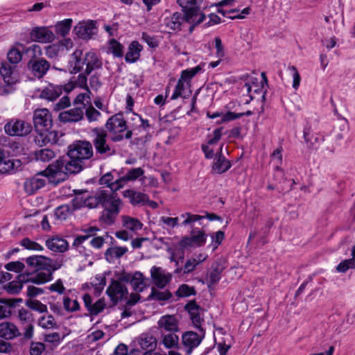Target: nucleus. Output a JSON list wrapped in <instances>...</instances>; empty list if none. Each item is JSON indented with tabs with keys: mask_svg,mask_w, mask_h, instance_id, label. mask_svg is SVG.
<instances>
[{
	"mask_svg": "<svg viewBox=\"0 0 355 355\" xmlns=\"http://www.w3.org/2000/svg\"><path fill=\"white\" fill-rule=\"evenodd\" d=\"M116 182L118 178L114 180L113 173L107 172L99 179V184L106 185L110 190L100 188L92 194L87 190H73L75 197L71 200L73 209H95L101 206L103 211L101 212L100 220L107 225L113 224L123 205L122 201L115 193L119 189H114Z\"/></svg>",
	"mask_w": 355,
	"mask_h": 355,
	"instance_id": "obj_1",
	"label": "nucleus"
},
{
	"mask_svg": "<svg viewBox=\"0 0 355 355\" xmlns=\"http://www.w3.org/2000/svg\"><path fill=\"white\" fill-rule=\"evenodd\" d=\"M94 155L92 144L88 141H76L69 145L67 156H62L49 164L41 173L45 176L64 181L68 174L80 172L85 166V162Z\"/></svg>",
	"mask_w": 355,
	"mask_h": 355,
	"instance_id": "obj_2",
	"label": "nucleus"
},
{
	"mask_svg": "<svg viewBox=\"0 0 355 355\" xmlns=\"http://www.w3.org/2000/svg\"><path fill=\"white\" fill-rule=\"evenodd\" d=\"M28 267L33 269L37 278L36 284H43L53 279V273L61 267L59 263L53 262L47 257L32 255L24 259Z\"/></svg>",
	"mask_w": 355,
	"mask_h": 355,
	"instance_id": "obj_3",
	"label": "nucleus"
},
{
	"mask_svg": "<svg viewBox=\"0 0 355 355\" xmlns=\"http://www.w3.org/2000/svg\"><path fill=\"white\" fill-rule=\"evenodd\" d=\"M105 128L111 134V140L113 142H120L124 139H130L133 135V131L128 129L126 121L123 113H117L110 117Z\"/></svg>",
	"mask_w": 355,
	"mask_h": 355,
	"instance_id": "obj_4",
	"label": "nucleus"
},
{
	"mask_svg": "<svg viewBox=\"0 0 355 355\" xmlns=\"http://www.w3.org/2000/svg\"><path fill=\"white\" fill-rule=\"evenodd\" d=\"M91 133L96 154L107 157L116 153L114 146L107 142L108 135L105 130L103 128H94Z\"/></svg>",
	"mask_w": 355,
	"mask_h": 355,
	"instance_id": "obj_5",
	"label": "nucleus"
},
{
	"mask_svg": "<svg viewBox=\"0 0 355 355\" xmlns=\"http://www.w3.org/2000/svg\"><path fill=\"white\" fill-rule=\"evenodd\" d=\"M205 331L196 333L193 331H187L182 334L181 345L182 349L187 355H191L194 349L197 348L205 338Z\"/></svg>",
	"mask_w": 355,
	"mask_h": 355,
	"instance_id": "obj_6",
	"label": "nucleus"
},
{
	"mask_svg": "<svg viewBox=\"0 0 355 355\" xmlns=\"http://www.w3.org/2000/svg\"><path fill=\"white\" fill-rule=\"evenodd\" d=\"M207 236V234L203 230L199 228H193L191 231V236L182 237L178 243V245L182 249L202 247L206 243Z\"/></svg>",
	"mask_w": 355,
	"mask_h": 355,
	"instance_id": "obj_7",
	"label": "nucleus"
},
{
	"mask_svg": "<svg viewBox=\"0 0 355 355\" xmlns=\"http://www.w3.org/2000/svg\"><path fill=\"white\" fill-rule=\"evenodd\" d=\"M4 130L10 136L24 137L31 132L32 126L23 120L13 119L5 124Z\"/></svg>",
	"mask_w": 355,
	"mask_h": 355,
	"instance_id": "obj_8",
	"label": "nucleus"
},
{
	"mask_svg": "<svg viewBox=\"0 0 355 355\" xmlns=\"http://www.w3.org/2000/svg\"><path fill=\"white\" fill-rule=\"evenodd\" d=\"M36 280L37 278L33 270L32 272L24 271V272L17 276V281L8 283L4 288L9 294L15 295L21 291L24 284L33 283L36 284Z\"/></svg>",
	"mask_w": 355,
	"mask_h": 355,
	"instance_id": "obj_9",
	"label": "nucleus"
},
{
	"mask_svg": "<svg viewBox=\"0 0 355 355\" xmlns=\"http://www.w3.org/2000/svg\"><path fill=\"white\" fill-rule=\"evenodd\" d=\"M52 122L51 114L49 110L42 108L34 112L33 123L35 131L51 130Z\"/></svg>",
	"mask_w": 355,
	"mask_h": 355,
	"instance_id": "obj_10",
	"label": "nucleus"
},
{
	"mask_svg": "<svg viewBox=\"0 0 355 355\" xmlns=\"http://www.w3.org/2000/svg\"><path fill=\"white\" fill-rule=\"evenodd\" d=\"M96 31V22L94 20L80 21L73 28V33L76 35L84 40L92 39Z\"/></svg>",
	"mask_w": 355,
	"mask_h": 355,
	"instance_id": "obj_11",
	"label": "nucleus"
},
{
	"mask_svg": "<svg viewBox=\"0 0 355 355\" xmlns=\"http://www.w3.org/2000/svg\"><path fill=\"white\" fill-rule=\"evenodd\" d=\"M137 180H144V170L141 167L127 169L125 173L118 178V182L115 183L114 189H120L129 182H133Z\"/></svg>",
	"mask_w": 355,
	"mask_h": 355,
	"instance_id": "obj_12",
	"label": "nucleus"
},
{
	"mask_svg": "<svg viewBox=\"0 0 355 355\" xmlns=\"http://www.w3.org/2000/svg\"><path fill=\"white\" fill-rule=\"evenodd\" d=\"M18 318L24 332L25 339H31L33 336V314L25 309H21L18 312Z\"/></svg>",
	"mask_w": 355,
	"mask_h": 355,
	"instance_id": "obj_13",
	"label": "nucleus"
},
{
	"mask_svg": "<svg viewBox=\"0 0 355 355\" xmlns=\"http://www.w3.org/2000/svg\"><path fill=\"white\" fill-rule=\"evenodd\" d=\"M106 293L110 297L111 301L116 304L127 296L128 291L126 286L121 282L117 280H112L106 290Z\"/></svg>",
	"mask_w": 355,
	"mask_h": 355,
	"instance_id": "obj_14",
	"label": "nucleus"
},
{
	"mask_svg": "<svg viewBox=\"0 0 355 355\" xmlns=\"http://www.w3.org/2000/svg\"><path fill=\"white\" fill-rule=\"evenodd\" d=\"M177 3L182 8V14L186 17V21H192L193 17L204 15L201 12L196 0H177Z\"/></svg>",
	"mask_w": 355,
	"mask_h": 355,
	"instance_id": "obj_15",
	"label": "nucleus"
},
{
	"mask_svg": "<svg viewBox=\"0 0 355 355\" xmlns=\"http://www.w3.org/2000/svg\"><path fill=\"white\" fill-rule=\"evenodd\" d=\"M27 68L35 78H42L51 68V64L44 58L38 60L28 61Z\"/></svg>",
	"mask_w": 355,
	"mask_h": 355,
	"instance_id": "obj_16",
	"label": "nucleus"
},
{
	"mask_svg": "<svg viewBox=\"0 0 355 355\" xmlns=\"http://www.w3.org/2000/svg\"><path fill=\"white\" fill-rule=\"evenodd\" d=\"M100 230L98 227L95 226H91L87 228L81 230V232L84 233L83 235L77 236L73 243V246L81 254L85 255L88 254L85 247L83 245V243L89 239V238L94 236L97 232Z\"/></svg>",
	"mask_w": 355,
	"mask_h": 355,
	"instance_id": "obj_17",
	"label": "nucleus"
},
{
	"mask_svg": "<svg viewBox=\"0 0 355 355\" xmlns=\"http://www.w3.org/2000/svg\"><path fill=\"white\" fill-rule=\"evenodd\" d=\"M157 334L171 331H178V321L173 315L162 316L157 322Z\"/></svg>",
	"mask_w": 355,
	"mask_h": 355,
	"instance_id": "obj_18",
	"label": "nucleus"
},
{
	"mask_svg": "<svg viewBox=\"0 0 355 355\" xmlns=\"http://www.w3.org/2000/svg\"><path fill=\"white\" fill-rule=\"evenodd\" d=\"M30 37L34 42L49 43L54 40L55 35L48 27L37 26L31 30Z\"/></svg>",
	"mask_w": 355,
	"mask_h": 355,
	"instance_id": "obj_19",
	"label": "nucleus"
},
{
	"mask_svg": "<svg viewBox=\"0 0 355 355\" xmlns=\"http://www.w3.org/2000/svg\"><path fill=\"white\" fill-rule=\"evenodd\" d=\"M85 64L86 74H90L93 71L103 67V59L100 54L94 51L87 52L83 58Z\"/></svg>",
	"mask_w": 355,
	"mask_h": 355,
	"instance_id": "obj_20",
	"label": "nucleus"
},
{
	"mask_svg": "<svg viewBox=\"0 0 355 355\" xmlns=\"http://www.w3.org/2000/svg\"><path fill=\"white\" fill-rule=\"evenodd\" d=\"M33 141L38 146H44L48 144H56L58 141V132L55 130H45L36 131Z\"/></svg>",
	"mask_w": 355,
	"mask_h": 355,
	"instance_id": "obj_21",
	"label": "nucleus"
},
{
	"mask_svg": "<svg viewBox=\"0 0 355 355\" xmlns=\"http://www.w3.org/2000/svg\"><path fill=\"white\" fill-rule=\"evenodd\" d=\"M223 144L220 147V150L216 154L211 171L216 174H223L227 171L232 166L230 161L227 159L222 153Z\"/></svg>",
	"mask_w": 355,
	"mask_h": 355,
	"instance_id": "obj_22",
	"label": "nucleus"
},
{
	"mask_svg": "<svg viewBox=\"0 0 355 355\" xmlns=\"http://www.w3.org/2000/svg\"><path fill=\"white\" fill-rule=\"evenodd\" d=\"M85 109V105L83 104L81 107H74L67 111H63L60 113L59 119L64 123L78 122L83 119Z\"/></svg>",
	"mask_w": 355,
	"mask_h": 355,
	"instance_id": "obj_23",
	"label": "nucleus"
},
{
	"mask_svg": "<svg viewBox=\"0 0 355 355\" xmlns=\"http://www.w3.org/2000/svg\"><path fill=\"white\" fill-rule=\"evenodd\" d=\"M185 309L188 311L193 326L199 331H205L202 327V322L204 321L200 315V306L195 301H190L185 306Z\"/></svg>",
	"mask_w": 355,
	"mask_h": 355,
	"instance_id": "obj_24",
	"label": "nucleus"
},
{
	"mask_svg": "<svg viewBox=\"0 0 355 355\" xmlns=\"http://www.w3.org/2000/svg\"><path fill=\"white\" fill-rule=\"evenodd\" d=\"M186 21V17L182 12H175L171 16L164 19L163 25L169 31L178 32L181 26Z\"/></svg>",
	"mask_w": 355,
	"mask_h": 355,
	"instance_id": "obj_25",
	"label": "nucleus"
},
{
	"mask_svg": "<svg viewBox=\"0 0 355 355\" xmlns=\"http://www.w3.org/2000/svg\"><path fill=\"white\" fill-rule=\"evenodd\" d=\"M303 138L307 147L312 150L317 149L318 147V144L324 140V137L319 139L316 135H314L312 126L309 122H306L304 127Z\"/></svg>",
	"mask_w": 355,
	"mask_h": 355,
	"instance_id": "obj_26",
	"label": "nucleus"
},
{
	"mask_svg": "<svg viewBox=\"0 0 355 355\" xmlns=\"http://www.w3.org/2000/svg\"><path fill=\"white\" fill-rule=\"evenodd\" d=\"M64 91V85L49 83L40 92V97L48 101H53L57 99Z\"/></svg>",
	"mask_w": 355,
	"mask_h": 355,
	"instance_id": "obj_27",
	"label": "nucleus"
},
{
	"mask_svg": "<svg viewBox=\"0 0 355 355\" xmlns=\"http://www.w3.org/2000/svg\"><path fill=\"white\" fill-rule=\"evenodd\" d=\"M21 336L18 327L11 322L0 323V337L5 340H12Z\"/></svg>",
	"mask_w": 355,
	"mask_h": 355,
	"instance_id": "obj_28",
	"label": "nucleus"
},
{
	"mask_svg": "<svg viewBox=\"0 0 355 355\" xmlns=\"http://www.w3.org/2000/svg\"><path fill=\"white\" fill-rule=\"evenodd\" d=\"M125 198L129 199L130 202L133 206H144L147 204L148 201V196L147 194L141 192H137L132 189H127L123 192Z\"/></svg>",
	"mask_w": 355,
	"mask_h": 355,
	"instance_id": "obj_29",
	"label": "nucleus"
},
{
	"mask_svg": "<svg viewBox=\"0 0 355 355\" xmlns=\"http://www.w3.org/2000/svg\"><path fill=\"white\" fill-rule=\"evenodd\" d=\"M89 75V74H86V71L85 70L83 73H81L78 76L77 78L74 81L71 80L67 84L64 85V92L66 93H69L76 87H78L90 94L89 88L87 85V76Z\"/></svg>",
	"mask_w": 355,
	"mask_h": 355,
	"instance_id": "obj_30",
	"label": "nucleus"
},
{
	"mask_svg": "<svg viewBox=\"0 0 355 355\" xmlns=\"http://www.w3.org/2000/svg\"><path fill=\"white\" fill-rule=\"evenodd\" d=\"M223 129L222 127L215 129L213 132L214 137L209 139L207 144L201 145V149L206 159H210L214 158V156L216 157L214 150L210 148L209 145H214L221 139Z\"/></svg>",
	"mask_w": 355,
	"mask_h": 355,
	"instance_id": "obj_31",
	"label": "nucleus"
},
{
	"mask_svg": "<svg viewBox=\"0 0 355 355\" xmlns=\"http://www.w3.org/2000/svg\"><path fill=\"white\" fill-rule=\"evenodd\" d=\"M177 331H171L157 334L161 340L160 343L166 349H179V337L176 335Z\"/></svg>",
	"mask_w": 355,
	"mask_h": 355,
	"instance_id": "obj_32",
	"label": "nucleus"
},
{
	"mask_svg": "<svg viewBox=\"0 0 355 355\" xmlns=\"http://www.w3.org/2000/svg\"><path fill=\"white\" fill-rule=\"evenodd\" d=\"M46 184V180L44 178L38 177H33L27 179L24 184L26 193L29 195L33 194L35 192L44 187Z\"/></svg>",
	"mask_w": 355,
	"mask_h": 355,
	"instance_id": "obj_33",
	"label": "nucleus"
},
{
	"mask_svg": "<svg viewBox=\"0 0 355 355\" xmlns=\"http://www.w3.org/2000/svg\"><path fill=\"white\" fill-rule=\"evenodd\" d=\"M17 45L21 48L23 53L29 58L28 61L38 60L39 59L42 58V50L40 46L37 44H33L26 48L24 44L19 42H17Z\"/></svg>",
	"mask_w": 355,
	"mask_h": 355,
	"instance_id": "obj_34",
	"label": "nucleus"
},
{
	"mask_svg": "<svg viewBox=\"0 0 355 355\" xmlns=\"http://www.w3.org/2000/svg\"><path fill=\"white\" fill-rule=\"evenodd\" d=\"M143 47L137 41H133L128 46V51L125 56V60L128 63L137 62Z\"/></svg>",
	"mask_w": 355,
	"mask_h": 355,
	"instance_id": "obj_35",
	"label": "nucleus"
},
{
	"mask_svg": "<svg viewBox=\"0 0 355 355\" xmlns=\"http://www.w3.org/2000/svg\"><path fill=\"white\" fill-rule=\"evenodd\" d=\"M46 247L51 251L64 252L68 249L67 241L59 237H53L46 241Z\"/></svg>",
	"mask_w": 355,
	"mask_h": 355,
	"instance_id": "obj_36",
	"label": "nucleus"
},
{
	"mask_svg": "<svg viewBox=\"0 0 355 355\" xmlns=\"http://www.w3.org/2000/svg\"><path fill=\"white\" fill-rule=\"evenodd\" d=\"M150 272L155 284L159 288H164L170 282L171 279L162 272L160 268L153 266Z\"/></svg>",
	"mask_w": 355,
	"mask_h": 355,
	"instance_id": "obj_37",
	"label": "nucleus"
},
{
	"mask_svg": "<svg viewBox=\"0 0 355 355\" xmlns=\"http://www.w3.org/2000/svg\"><path fill=\"white\" fill-rule=\"evenodd\" d=\"M17 300L0 298V320L11 316V308L15 307Z\"/></svg>",
	"mask_w": 355,
	"mask_h": 355,
	"instance_id": "obj_38",
	"label": "nucleus"
},
{
	"mask_svg": "<svg viewBox=\"0 0 355 355\" xmlns=\"http://www.w3.org/2000/svg\"><path fill=\"white\" fill-rule=\"evenodd\" d=\"M128 252L126 247H111L107 249L105 252V259L112 263L115 259H119L123 256Z\"/></svg>",
	"mask_w": 355,
	"mask_h": 355,
	"instance_id": "obj_39",
	"label": "nucleus"
},
{
	"mask_svg": "<svg viewBox=\"0 0 355 355\" xmlns=\"http://www.w3.org/2000/svg\"><path fill=\"white\" fill-rule=\"evenodd\" d=\"M82 54V51L76 50L71 55L69 63H74V66L69 69L71 73H76L83 70V66L85 65V64L83 63V59L80 58Z\"/></svg>",
	"mask_w": 355,
	"mask_h": 355,
	"instance_id": "obj_40",
	"label": "nucleus"
},
{
	"mask_svg": "<svg viewBox=\"0 0 355 355\" xmlns=\"http://www.w3.org/2000/svg\"><path fill=\"white\" fill-rule=\"evenodd\" d=\"M196 261V259H192L191 257L190 259H188L184 263V266L177 267L174 270L173 273L179 277L191 273V272L195 270L198 266Z\"/></svg>",
	"mask_w": 355,
	"mask_h": 355,
	"instance_id": "obj_41",
	"label": "nucleus"
},
{
	"mask_svg": "<svg viewBox=\"0 0 355 355\" xmlns=\"http://www.w3.org/2000/svg\"><path fill=\"white\" fill-rule=\"evenodd\" d=\"M139 344L141 348L146 352L153 351L157 346L156 338L149 334H142L140 337Z\"/></svg>",
	"mask_w": 355,
	"mask_h": 355,
	"instance_id": "obj_42",
	"label": "nucleus"
},
{
	"mask_svg": "<svg viewBox=\"0 0 355 355\" xmlns=\"http://www.w3.org/2000/svg\"><path fill=\"white\" fill-rule=\"evenodd\" d=\"M172 297V294L168 290L160 291L155 287L151 288V293L148 296V300L167 301Z\"/></svg>",
	"mask_w": 355,
	"mask_h": 355,
	"instance_id": "obj_43",
	"label": "nucleus"
},
{
	"mask_svg": "<svg viewBox=\"0 0 355 355\" xmlns=\"http://www.w3.org/2000/svg\"><path fill=\"white\" fill-rule=\"evenodd\" d=\"M21 162L19 159H10L4 158L0 162V173H9L14 171L15 168L20 166Z\"/></svg>",
	"mask_w": 355,
	"mask_h": 355,
	"instance_id": "obj_44",
	"label": "nucleus"
},
{
	"mask_svg": "<svg viewBox=\"0 0 355 355\" xmlns=\"http://www.w3.org/2000/svg\"><path fill=\"white\" fill-rule=\"evenodd\" d=\"M22 53L23 51L21 50V48L19 47L16 44L8 51L7 53L8 62L13 65H16L21 62L22 59Z\"/></svg>",
	"mask_w": 355,
	"mask_h": 355,
	"instance_id": "obj_45",
	"label": "nucleus"
},
{
	"mask_svg": "<svg viewBox=\"0 0 355 355\" xmlns=\"http://www.w3.org/2000/svg\"><path fill=\"white\" fill-rule=\"evenodd\" d=\"M15 68V65L8 63L6 62H2L0 66V73L3 78L4 81L8 84L12 83L11 76L13 73V70Z\"/></svg>",
	"mask_w": 355,
	"mask_h": 355,
	"instance_id": "obj_46",
	"label": "nucleus"
},
{
	"mask_svg": "<svg viewBox=\"0 0 355 355\" xmlns=\"http://www.w3.org/2000/svg\"><path fill=\"white\" fill-rule=\"evenodd\" d=\"M184 80L180 78L176 84L175 90L173 92V94H172L171 98V100H175L179 97H182L184 98H187L189 96V94L191 93V91L189 90L188 92H186V84Z\"/></svg>",
	"mask_w": 355,
	"mask_h": 355,
	"instance_id": "obj_47",
	"label": "nucleus"
},
{
	"mask_svg": "<svg viewBox=\"0 0 355 355\" xmlns=\"http://www.w3.org/2000/svg\"><path fill=\"white\" fill-rule=\"evenodd\" d=\"M71 19H65L62 21L57 22L55 26V31L56 34L60 35L62 37H65L69 33L71 28L72 24Z\"/></svg>",
	"mask_w": 355,
	"mask_h": 355,
	"instance_id": "obj_48",
	"label": "nucleus"
},
{
	"mask_svg": "<svg viewBox=\"0 0 355 355\" xmlns=\"http://www.w3.org/2000/svg\"><path fill=\"white\" fill-rule=\"evenodd\" d=\"M55 152L50 148H44L35 152V157L36 160L43 162H47L54 158Z\"/></svg>",
	"mask_w": 355,
	"mask_h": 355,
	"instance_id": "obj_49",
	"label": "nucleus"
},
{
	"mask_svg": "<svg viewBox=\"0 0 355 355\" xmlns=\"http://www.w3.org/2000/svg\"><path fill=\"white\" fill-rule=\"evenodd\" d=\"M122 222L123 227L132 231H137L142 227V223L138 219L130 216H122Z\"/></svg>",
	"mask_w": 355,
	"mask_h": 355,
	"instance_id": "obj_50",
	"label": "nucleus"
},
{
	"mask_svg": "<svg viewBox=\"0 0 355 355\" xmlns=\"http://www.w3.org/2000/svg\"><path fill=\"white\" fill-rule=\"evenodd\" d=\"M135 291L141 292L144 287V277L140 272L133 273L132 279L130 284Z\"/></svg>",
	"mask_w": 355,
	"mask_h": 355,
	"instance_id": "obj_51",
	"label": "nucleus"
},
{
	"mask_svg": "<svg viewBox=\"0 0 355 355\" xmlns=\"http://www.w3.org/2000/svg\"><path fill=\"white\" fill-rule=\"evenodd\" d=\"M203 64H200L195 67L183 70L180 78L186 82H189L196 74L202 71Z\"/></svg>",
	"mask_w": 355,
	"mask_h": 355,
	"instance_id": "obj_52",
	"label": "nucleus"
},
{
	"mask_svg": "<svg viewBox=\"0 0 355 355\" xmlns=\"http://www.w3.org/2000/svg\"><path fill=\"white\" fill-rule=\"evenodd\" d=\"M109 50L114 57L121 58L123 55V46L115 39L110 41Z\"/></svg>",
	"mask_w": 355,
	"mask_h": 355,
	"instance_id": "obj_53",
	"label": "nucleus"
},
{
	"mask_svg": "<svg viewBox=\"0 0 355 355\" xmlns=\"http://www.w3.org/2000/svg\"><path fill=\"white\" fill-rule=\"evenodd\" d=\"M196 292L193 286L183 284L179 286L175 292V295L179 297H187L191 295H196Z\"/></svg>",
	"mask_w": 355,
	"mask_h": 355,
	"instance_id": "obj_54",
	"label": "nucleus"
},
{
	"mask_svg": "<svg viewBox=\"0 0 355 355\" xmlns=\"http://www.w3.org/2000/svg\"><path fill=\"white\" fill-rule=\"evenodd\" d=\"M220 273L221 270L218 267L211 269L207 277V286L209 288L220 281Z\"/></svg>",
	"mask_w": 355,
	"mask_h": 355,
	"instance_id": "obj_55",
	"label": "nucleus"
},
{
	"mask_svg": "<svg viewBox=\"0 0 355 355\" xmlns=\"http://www.w3.org/2000/svg\"><path fill=\"white\" fill-rule=\"evenodd\" d=\"M181 218H185L182 222V225L184 226L190 225L192 227L193 223L200 220L205 218L204 216H200L198 214H192L189 212H186L184 214H181Z\"/></svg>",
	"mask_w": 355,
	"mask_h": 355,
	"instance_id": "obj_56",
	"label": "nucleus"
},
{
	"mask_svg": "<svg viewBox=\"0 0 355 355\" xmlns=\"http://www.w3.org/2000/svg\"><path fill=\"white\" fill-rule=\"evenodd\" d=\"M20 244L24 248L30 250L42 251L44 248L38 243L31 241L29 238L26 237L20 241Z\"/></svg>",
	"mask_w": 355,
	"mask_h": 355,
	"instance_id": "obj_57",
	"label": "nucleus"
},
{
	"mask_svg": "<svg viewBox=\"0 0 355 355\" xmlns=\"http://www.w3.org/2000/svg\"><path fill=\"white\" fill-rule=\"evenodd\" d=\"M54 214L58 219L65 220L71 214L70 207L68 205H60L55 209Z\"/></svg>",
	"mask_w": 355,
	"mask_h": 355,
	"instance_id": "obj_58",
	"label": "nucleus"
},
{
	"mask_svg": "<svg viewBox=\"0 0 355 355\" xmlns=\"http://www.w3.org/2000/svg\"><path fill=\"white\" fill-rule=\"evenodd\" d=\"M63 306L68 312H75L80 309L78 302L76 300L72 301L69 297H64Z\"/></svg>",
	"mask_w": 355,
	"mask_h": 355,
	"instance_id": "obj_59",
	"label": "nucleus"
},
{
	"mask_svg": "<svg viewBox=\"0 0 355 355\" xmlns=\"http://www.w3.org/2000/svg\"><path fill=\"white\" fill-rule=\"evenodd\" d=\"M39 325L44 329H53L57 326L55 318L52 315L41 317L39 320Z\"/></svg>",
	"mask_w": 355,
	"mask_h": 355,
	"instance_id": "obj_60",
	"label": "nucleus"
},
{
	"mask_svg": "<svg viewBox=\"0 0 355 355\" xmlns=\"http://www.w3.org/2000/svg\"><path fill=\"white\" fill-rule=\"evenodd\" d=\"M5 147L8 148L7 153L12 156H17L21 152V145L17 141H10L5 145Z\"/></svg>",
	"mask_w": 355,
	"mask_h": 355,
	"instance_id": "obj_61",
	"label": "nucleus"
},
{
	"mask_svg": "<svg viewBox=\"0 0 355 355\" xmlns=\"http://www.w3.org/2000/svg\"><path fill=\"white\" fill-rule=\"evenodd\" d=\"M5 268L8 271H12L17 273L24 272L25 265L19 261H11L5 265Z\"/></svg>",
	"mask_w": 355,
	"mask_h": 355,
	"instance_id": "obj_62",
	"label": "nucleus"
},
{
	"mask_svg": "<svg viewBox=\"0 0 355 355\" xmlns=\"http://www.w3.org/2000/svg\"><path fill=\"white\" fill-rule=\"evenodd\" d=\"M26 305L32 310L38 311L39 313H45L47 311L46 305L42 304L39 300H27Z\"/></svg>",
	"mask_w": 355,
	"mask_h": 355,
	"instance_id": "obj_63",
	"label": "nucleus"
},
{
	"mask_svg": "<svg viewBox=\"0 0 355 355\" xmlns=\"http://www.w3.org/2000/svg\"><path fill=\"white\" fill-rule=\"evenodd\" d=\"M45 349V345L41 342H32L30 346L31 355H41Z\"/></svg>",
	"mask_w": 355,
	"mask_h": 355,
	"instance_id": "obj_64",
	"label": "nucleus"
}]
</instances>
